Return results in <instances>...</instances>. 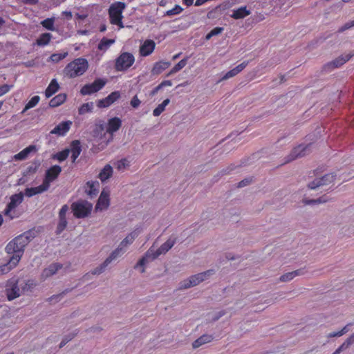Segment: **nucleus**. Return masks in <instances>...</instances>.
<instances>
[{
    "instance_id": "obj_20",
    "label": "nucleus",
    "mask_w": 354,
    "mask_h": 354,
    "mask_svg": "<svg viewBox=\"0 0 354 354\" xmlns=\"http://www.w3.org/2000/svg\"><path fill=\"white\" fill-rule=\"evenodd\" d=\"M248 64V62L245 61L236 66L235 68L227 72L225 75L218 81V82L233 77L241 73Z\"/></svg>"
},
{
    "instance_id": "obj_62",
    "label": "nucleus",
    "mask_w": 354,
    "mask_h": 354,
    "mask_svg": "<svg viewBox=\"0 0 354 354\" xmlns=\"http://www.w3.org/2000/svg\"><path fill=\"white\" fill-rule=\"evenodd\" d=\"M162 88L160 87V84H158L157 86H156L151 92V95H155L160 90H161Z\"/></svg>"
},
{
    "instance_id": "obj_43",
    "label": "nucleus",
    "mask_w": 354,
    "mask_h": 354,
    "mask_svg": "<svg viewBox=\"0 0 354 354\" xmlns=\"http://www.w3.org/2000/svg\"><path fill=\"white\" fill-rule=\"evenodd\" d=\"M69 153L70 150L68 149H65L54 155L53 158L57 159L59 162H62L68 158Z\"/></svg>"
},
{
    "instance_id": "obj_32",
    "label": "nucleus",
    "mask_w": 354,
    "mask_h": 354,
    "mask_svg": "<svg viewBox=\"0 0 354 354\" xmlns=\"http://www.w3.org/2000/svg\"><path fill=\"white\" fill-rule=\"evenodd\" d=\"M66 100L65 93H59L52 98L49 102V106L51 107H57L62 104Z\"/></svg>"
},
{
    "instance_id": "obj_29",
    "label": "nucleus",
    "mask_w": 354,
    "mask_h": 354,
    "mask_svg": "<svg viewBox=\"0 0 354 354\" xmlns=\"http://www.w3.org/2000/svg\"><path fill=\"white\" fill-rule=\"evenodd\" d=\"M212 339V335L207 334L203 335L193 342L192 346L194 348H198L205 344L211 342Z\"/></svg>"
},
{
    "instance_id": "obj_14",
    "label": "nucleus",
    "mask_w": 354,
    "mask_h": 354,
    "mask_svg": "<svg viewBox=\"0 0 354 354\" xmlns=\"http://www.w3.org/2000/svg\"><path fill=\"white\" fill-rule=\"evenodd\" d=\"M73 122L71 120L63 121L56 125L50 133L57 136H64L69 131Z\"/></svg>"
},
{
    "instance_id": "obj_16",
    "label": "nucleus",
    "mask_w": 354,
    "mask_h": 354,
    "mask_svg": "<svg viewBox=\"0 0 354 354\" xmlns=\"http://www.w3.org/2000/svg\"><path fill=\"white\" fill-rule=\"evenodd\" d=\"M156 48V43L153 40L146 39L140 46L139 53L142 57L150 55Z\"/></svg>"
},
{
    "instance_id": "obj_4",
    "label": "nucleus",
    "mask_w": 354,
    "mask_h": 354,
    "mask_svg": "<svg viewBox=\"0 0 354 354\" xmlns=\"http://www.w3.org/2000/svg\"><path fill=\"white\" fill-rule=\"evenodd\" d=\"M88 68V61L85 58L79 57L69 62L64 68L63 73L68 78H75L82 75Z\"/></svg>"
},
{
    "instance_id": "obj_28",
    "label": "nucleus",
    "mask_w": 354,
    "mask_h": 354,
    "mask_svg": "<svg viewBox=\"0 0 354 354\" xmlns=\"http://www.w3.org/2000/svg\"><path fill=\"white\" fill-rule=\"evenodd\" d=\"M115 42V40L114 39H108L106 37H103L98 43L97 49L100 51L105 53Z\"/></svg>"
},
{
    "instance_id": "obj_59",
    "label": "nucleus",
    "mask_w": 354,
    "mask_h": 354,
    "mask_svg": "<svg viewBox=\"0 0 354 354\" xmlns=\"http://www.w3.org/2000/svg\"><path fill=\"white\" fill-rule=\"evenodd\" d=\"M73 337L74 335H72L70 338H64L59 344V348H62L63 346H64L72 338H73Z\"/></svg>"
},
{
    "instance_id": "obj_57",
    "label": "nucleus",
    "mask_w": 354,
    "mask_h": 354,
    "mask_svg": "<svg viewBox=\"0 0 354 354\" xmlns=\"http://www.w3.org/2000/svg\"><path fill=\"white\" fill-rule=\"evenodd\" d=\"M160 87L163 88L166 86H172V82L171 80H164L160 84H159Z\"/></svg>"
},
{
    "instance_id": "obj_58",
    "label": "nucleus",
    "mask_w": 354,
    "mask_h": 354,
    "mask_svg": "<svg viewBox=\"0 0 354 354\" xmlns=\"http://www.w3.org/2000/svg\"><path fill=\"white\" fill-rule=\"evenodd\" d=\"M73 337L74 335H72L70 338H64L59 344V348H62L63 346H64L72 338H73Z\"/></svg>"
},
{
    "instance_id": "obj_41",
    "label": "nucleus",
    "mask_w": 354,
    "mask_h": 354,
    "mask_svg": "<svg viewBox=\"0 0 354 354\" xmlns=\"http://www.w3.org/2000/svg\"><path fill=\"white\" fill-rule=\"evenodd\" d=\"M301 270H297L292 272L286 273L280 277L281 281H289L292 280L296 276L301 274Z\"/></svg>"
},
{
    "instance_id": "obj_27",
    "label": "nucleus",
    "mask_w": 354,
    "mask_h": 354,
    "mask_svg": "<svg viewBox=\"0 0 354 354\" xmlns=\"http://www.w3.org/2000/svg\"><path fill=\"white\" fill-rule=\"evenodd\" d=\"M59 88V85L55 79H53L50 82L49 85L45 91V96L47 98L53 95Z\"/></svg>"
},
{
    "instance_id": "obj_47",
    "label": "nucleus",
    "mask_w": 354,
    "mask_h": 354,
    "mask_svg": "<svg viewBox=\"0 0 354 354\" xmlns=\"http://www.w3.org/2000/svg\"><path fill=\"white\" fill-rule=\"evenodd\" d=\"M223 28L222 27H216L213 28L209 33L206 35V39L209 40L212 37L221 34L223 31Z\"/></svg>"
},
{
    "instance_id": "obj_51",
    "label": "nucleus",
    "mask_w": 354,
    "mask_h": 354,
    "mask_svg": "<svg viewBox=\"0 0 354 354\" xmlns=\"http://www.w3.org/2000/svg\"><path fill=\"white\" fill-rule=\"evenodd\" d=\"M107 97L111 103L113 104L120 97V91H113Z\"/></svg>"
},
{
    "instance_id": "obj_31",
    "label": "nucleus",
    "mask_w": 354,
    "mask_h": 354,
    "mask_svg": "<svg viewBox=\"0 0 354 354\" xmlns=\"http://www.w3.org/2000/svg\"><path fill=\"white\" fill-rule=\"evenodd\" d=\"M250 14V11L247 10L246 6L241 7L233 11L231 17L235 19H243Z\"/></svg>"
},
{
    "instance_id": "obj_39",
    "label": "nucleus",
    "mask_w": 354,
    "mask_h": 354,
    "mask_svg": "<svg viewBox=\"0 0 354 354\" xmlns=\"http://www.w3.org/2000/svg\"><path fill=\"white\" fill-rule=\"evenodd\" d=\"M170 102L169 99H165L161 104H158L153 111V115L156 117L159 116L165 109L166 106Z\"/></svg>"
},
{
    "instance_id": "obj_50",
    "label": "nucleus",
    "mask_w": 354,
    "mask_h": 354,
    "mask_svg": "<svg viewBox=\"0 0 354 354\" xmlns=\"http://www.w3.org/2000/svg\"><path fill=\"white\" fill-rule=\"evenodd\" d=\"M110 100L108 99V97H106L104 99L98 100L97 105L99 108H106L111 105Z\"/></svg>"
},
{
    "instance_id": "obj_2",
    "label": "nucleus",
    "mask_w": 354,
    "mask_h": 354,
    "mask_svg": "<svg viewBox=\"0 0 354 354\" xmlns=\"http://www.w3.org/2000/svg\"><path fill=\"white\" fill-rule=\"evenodd\" d=\"M138 231H133L129 234H128L123 241L120 243L118 248H116L114 251L111 252L109 257L106 259L104 263L100 265V267L96 268L94 270L92 271L93 274H100L102 273L105 268L114 259H115L118 256L121 255L124 252V248L127 245L131 244L135 239L138 236Z\"/></svg>"
},
{
    "instance_id": "obj_60",
    "label": "nucleus",
    "mask_w": 354,
    "mask_h": 354,
    "mask_svg": "<svg viewBox=\"0 0 354 354\" xmlns=\"http://www.w3.org/2000/svg\"><path fill=\"white\" fill-rule=\"evenodd\" d=\"M25 4L35 5L38 3L39 0H21Z\"/></svg>"
},
{
    "instance_id": "obj_7",
    "label": "nucleus",
    "mask_w": 354,
    "mask_h": 354,
    "mask_svg": "<svg viewBox=\"0 0 354 354\" xmlns=\"http://www.w3.org/2000/svg\"><path fill=\"white\" fill-rule=\"evenodd\" d=\"M71 209L75 218H82L90 214L92 205L85 201L74 202L71 204Z\"/></svg>"
},
{
    "instance_id": "obj_40",
    "label": "nucleus",
    "mask_w": 354,
    "mask_h": 354,
    "mask_svg": "<svg viewBox=\"0 0 354 354\" xmlns=\"http://www.w3.org/2000/svg\"><path fill=\"white\" fill-rule=\"evenodd\" d=\"M93 109V103L92 102L84 103L78 109V113L80 115H84L87 113L92 112Z\"/></svg>"
},
{
    "instance_id": "obj_36",
    "label": "nucleus",
    "mask_w": 354,
    "mask_h": 354,
    "mask_svg": "<svg viewBox=\"0 0 354 354\" xmlns=\"http://www.w3.org/2000/svg\"><path fill=\"white\" fill-rule=\"evenodd\" d=\"M354 343V334L351 335L333 354H339L342 351L347 348Z\"/></svg>"
},
{
    "instance_id": "obj_9",
    "label": "nucleus",
    "mask_w": 354,
    "mask_h": 354,
    "mask_svg": "<svg viewBox=\"0 0 354 354\" xmlns=\"http://www.w3.org/2000/svg\"><path fill=\"white\" fill-rule=\"evenodd\" d=\"M213 273L212 270H209L203 272H201L190 277L187 280H185L180 284V288H188L198 285L200 282L204 281L207 277H209Z\"/></svg>"
},
{
    "instance_id": "obj_63",
    "label": "nucleus",
    "mask_w": 354,
    "mask_h": 354,
    "mask_svg": "<svg viewBox=\"0 0 354 354\" xmlns=\"http://www.w3.org/2000/svg\"><path fill=\"white\" fill-rule=\"evenodd\" d=\"M209 1V0H196L195 1V6H201L205 3L206 2Z\"/></svg>"
},
{
    "instance_id": "obj_19",
    "label": "nucleus",
    "mask_w": 354,
    "mask_h": 354,
    "mask_svg": "<svg viewBox=\"0 0 354 354\" xmlns=\"http://www.w3.org/2000/svg\"><path fill=\"white\" fill-rule=\"evenodd\" d=\"M110 204L109 192L103 190L99 197L95 206L96 209L104 210L109 207Z\"/></svg>"
},
{
    "instance_id": "obj_53",
    "label": "nucleus",
    "mask_w": 354,
    "mask_h": 354,
    "mask_svg": "<svg viewBox=\"0 0 354 354\" xmlns=\"http://www.w3.org/2000/svg\"><path fill=\"white\" fill-rule=\"evenodd\" d=\"M354 26V20L346 23L344 26L340 27L337 30L338 32H342Z\"/></svg>"
},
{
    "instance_id": "obj_23",
    "label": "nucleus",
    "mask_w": 354,
    "mask_h": 354,
    "mask_svg": "<svg viewBox=\"0 0 354 354\" xmlns=\"http://www.w3.org/2000/svg\"><path fill=\"white\" fill-rule=\"evenodd\" d=\"M68 149L70 150V152H71V159L74 162L80 155L82 151L80 142L78 140L72 141L70 145V149Z\"/></svg>"
},
{
    "instance_id": "obj_61",
    "label": "nucleus",
    "mask_w": 354,
    "mask_h": 354,
    "mask_svg": "<svg viewBox=\"0 0 354 354\" xmlns=\"http://www.w3.org/2000/svg\"><path fill=\"white\" fill-rule=\"evenodd\" d=\"M62 15L64 16L67 19H71L73 17L72 13L70 11L63 12Z\"/></svg>"
},
{
    "instance_id": "obj_15",
    "label": "nucleus",
    "mask_w": 354,
    "mask_h": 354,
    "mask_svg": "<svg viewBox=\"0 0 354 354\" xmlns=\"http://www.w3.org/2000/svg\"><path fill=\"white\" fill-rule=\"evenodd\" d=\"M24 195V194L22 192H19V194H15L10 197V201L7 205L6 208L4 210L5 215L8 216L12 209L22 203Z\"/></svg>"
},
{
    "instance_id": "obj_30",
    "label": "nucleus",
    "mask_w": 354,
    "mask_h": 354,
    "mask_svg": "<svg viewBox=\"0 0 354 354\" xmlns=\"http://www.w3.org/2000/svg\"><path fill=\"white\" fill-rule=\"evenodd\" d=\"M113 174V169L110 165H106L104 168L101 170L98 175V178L102 182H104Z\"/></svg>"
},
{
    "instance_id": "obj_38",
    "label": "nucleus",
    "mask_w": 354,
    "mask_h": 354,
    "mask_svg": "<svg viewBox=\"0 0 354 354\" xmlns=\"http://www.w3.org/2000/svg\"><path fill=\"white\" fill-rule=\"evenodd\" d=\"M40 97L39 95H35L33 96L25 105V107L21 111V113H24L26 111H27L28 109H32L35 107L39 102Z\"/></svg>"
},
{
    "instance_id": "obj_6",
    "label": "nucleus",
    "mask_w": 354,
    "mask_h": 354,
    "mask_svg": "<svg viewBox=\"0 0 354 354\" xmlns=\"http://www.w3.org/2000/svg\"><path fill=\"white\" fill-rule=\"evenodd\" d=\"M126 5L121 1H117L112 3L109 9V15L110 23L113 25H117L120 28H123L122 24V12L125 9Z\"/></svg>"
},
{
    "instance_id": "obj_64",
    "label": "nucleus",
    "mask_w": 354,
    "mask_h": 354,
    "mask_svg": "<svg viewBox=\"0 0 354 354\" xmlns=\"http://www.w3.org/2000/svg\"><path fill=\"white\" fill-rule=\"evenodd\" d=\"M183 4L189 7L193 4L194 0H183Z\"/></svg>"
},
{
    "instance_id": "obj_8",
    "label": "nucleus",
    "mask_w": 354,
    "mask_h": 354,
    "mask_svg": "<svg viewBox=\"0 0 354 354\" xmlns=\"http://www.w3.org/2000/svg\"><path fill=\"white\" fill-rule=\"evenodd\" d=\"M106 82L101 78H97L91 84L84 85L80 89L82 95H89L100 91L106 84Z\"/></svg>"
},
{
    "instance_id": "obj_26",
    "label": "nucleus",
    "mask_w": 354,
    "mask_h": 354,
    "mask_svg": "<svg viewBox=\"0 0 354 354\" xmlns=\"http://www.w3.org/2000/svg\"><path fill=\"white\" fill-rule=\"evenodd\" d=\"M170 66V62L160 61L156 62L151 69L153 75H159Z\"/></svg>"
},
{
    "instance_id": "obj_18",
    "label": "nucleus",
    "mask_w": 354,
    "mask_h": 354,
    "mask_svg": "<svg viewBox=\"0 0 354 354\" xmlns=\"http://www.w3.org/2000/svg\"><path fill=\"white\" fill-rule=\"evenodd\" d=\"M308 147L309 145L304 146L303 145H299L295 147L289 155L288 158L286 162H289L297 158L305 156L307 150L308 149Z\"/></svg>"
},
{
    "instance_id": "obj_46",
    "label": "nucleus",
    "mask_w": 354,
    "mask_h": 354,
    "mask_svg": "<svg viewBox=\"0 0 354 354\" xmlns=\"http://www.w3.org/2000/svg\"><path fill=\"white\" fill-rule=\"evenodd\" d=\"M183 8L180 6L176 5L172 9L167 10L166 12V15L167 16L178 15V14L181 13L183 12Z\"/></svg>"
},
{
    "instance_id": "obj_5",
    "label": "nucleus",
    "mask_w": 354,
    "mask_h": 354,
    "mask_svg": "<svg viewBox=\"0 0 354 354\" xmlns=\"http://www.w3.org/2000/svg\"><path fill=\"white\" fill-rule=\"evenodd\" d=\"M135 63L134 55L129 52H121L114 61V69L117 72L128 71Z\"/></svg>"
},
{
    "instance_id": "obj_3",
    "label": "nucleus",
    "mask_w": 354,
    "mask_h": 354,
    "mask_svg": "<svg viewBox=\"0 0 354 354\" xmlns=\"http://www.w3.org/2000/svg\"><path fill=\"white\" fill-rule=\"evenodd\" d=\"M175 243L176 239L170 238L162 244L161 246L156 251L152 248H150L146 252L145 255L139 260L135 268H138L139 266L144 267V266L147 263L149 259L154 260L160 254H165L174 246ZM145 268H142L141 272H145Z\"/></svg>"
},
{
    "instance_id": "obj_33",
    "label": "nucleus",
    "mask_w": 354,
    "mask_h": 354,
    "mask_svg": "<svg viewBox=\"0 0 354 354\" xmlns=\"http://www.w3.org/2000/svg\"><path fill=\"white\" fill-rule=\"evenodd\" d=\"M52 35L50 33H42L36 40V44L39 46H45L50 43Z\"/></svg>"
},
{
    "instance_id": "obj_35",
    "label": "nucleus",
    "mask_w": 354,
    "mask_h": 354,
    "mask_svg": "<svg viewBox=\"0 0 354 354\" xmlns=\"http://www.w3.org/2000/svg\"><path fill=\"white\" fill-rule=\"evenodd\" d=\"M188 57H186L185 58L181 59L178 63H177L171 69V71L167 74V77H169L172 74H174L179 71H180L182 68H183L187 64Z\"/></svg>"
},
{
    "instance_id": "obj_22",
    "label": "nucleus",
    "mask_w": 354,
    "mask_h": 354,
    "mask_svg": "<svg viewBox=\"0 0 354 354\" xmlns=\"http://www.w3.org/2000/svg\"><path fill=\"white\" fill-rule=\"evenodd\" d=\"M48 189V188L42 183L41 185L37 187L26 188L24 194L27 197H32L36 194H41Z\"/></svg>"
},
{
    "instance_id": "obj_54",
    "label": "nucleus",
    "mask_w": 354,
    "mask_h": 354,
    "mask_svg": "<svg viewBox=\"0 0 354 354\" xmlns=\"http://www.w3.org/2000/svg\"><path fill=\"white\" fill-rule=\"evenodd\" d=\"M12 86L8 84H3L0 86V97L7 93L11 88Z\"/></svg>"
},
{
    "instance_id": "obj_42",
    "label": "nucleus",
    "mask_w": 354,
    "mask_h": 354,
    "mask_svg": "<svg viewBox=\"0 0 354 354\" xmlns=\"http://www.w3.org/2000/svg\"><path fill=\"white\" fill-rule=\"evenodd\" d=\"M328 201H329V198H328V196H326V195H324L316 200L304 199L303 201L305 205H314V204L326 203Z\"/></svg>"
},
{
    "instance_id": "obj_55",
    "label": "nucleus",
    "mask_w": 354,
    "mask_h": 354,
    "mask_svg": "<svg viewBox=\"0 0 354 354\" xmlns=\"http://www.w3.org/2000/svg\"><path fill=\"white\" fill-rule=\"evenodd\" d=\"M131 105L133 107V108H137L140 106L141 102L140 100L138 99V96L137 95H135L133 97V98L131 99Z\"/></svg>"
},
{
    "instance_id": "obj_10",
    "label": "nucleus",
    "mask_w": 354,
    "mask_h": 354,
    "mask_svg": "<svg viewBox=\"0 0 354 354\" xmlns=\"http://www.w3.org/2000/svg\"><path fill=\"white\" fill-rule=\"evenodd\" d=\"M62 172V167L53 165L46 171L43 183L49 189L50 183L55 180Z\"/></svg>"
},
{
    "instance_id": "obj_12",
    "label": "nucleus",
    "mask_w": 354,
    "mask_h": 354,
    "mask_svg": "<svg viewBox=\"0 0 354 354\" xmlns=\"http://www.w3.org/2000/svg\"><path fill=\"white\" fill-rule=\"evenodd\" d=\"M69 207L67 205H64L59 212V222L57 224L56 234H61L66 227L68 222L66 221V213Z\"/></svg>"
},
{
    "instance_id": "obj_48",
    "label": "nucleus",
    "mask_w": 354,
    "mask_h": 354,
    "mask_svg": "<svg viewBox=\"0 0 354 354\" xmlns=\"http://www.w3.org/2000/svg\"><path fill=\"white\" fill-rule=\"evenodd\" d=\"M128 166H129V161L125 158L118 160L115 164V167L119 171H123Z\"/></svg>"
},
{
    "instance_id": "obj_21",
    "label": "nucleus",
    "mask_w": 354,
    "mask_h": 354,
    "mask_svg": "<svg viewBox=\"0 0 354 354\" xmlns=\"http://www.w3.org/2000/svg\"><path fill=\"white\" fill-rule=\"evenodd\" d=\"M122 126V120L118 117H114L109 120L106 127V132L113 133L120 129Z\"/></svg>"
},
{
    "instance_id": "obj_37",
    "label": "nucleus",
    "mask_w": 354,
    "mask_h": 354,
    "mask_svg": "<svg viewBox=\"0 0 354 354\" xmlns=\"http://www.w3.org/2000/svg\"><path fill=\"white\" fill-rule=\"evenodd\" d=\"M354 343V334L351 335L333 354H339L342 351L347 348Z\"/></svg>"
},
{
    "instance_id": "obj_25",
    "label": "nucleus",
    "mask_w": 354,
    "mask_h": 354,
    "mask_svg": "<svg viewBox=\"0 0 354 354\" xmlns=\"http://www.w3.org/2000/svg\"><path fill=\"white\" fill-rule=\"evenodd\" d=\"M37 151L35 145H29L28 147L24 149L22 151L19 152L18 153L14 156V159L15 160H23L28 158V155L31 152H35Z\"/></svg>"
},
{
    "instance_id": "obj_11",
    "label": "nucleus",
    "mask_w": 354,
    "mask_h": 354,
    "mask_svg": "<svg viewBox=\"0 0 354 354\" xmlns=\"http://www.w3.org/2000/svg\"><path fill=\"white\" fill-rule=\"evenodd\" d=\"M6 292L9 301L19 297L20 290L18 287V281L15 279H10L7 283Z\"/></svg>"
},
{
    "instance_id": "obj_13",
    "label": "nucleus",
    "mask_w": 354,
    "mask_h": 354,
    "mask_svg": "<svg viewBox=\"0 0 354 354\" xmlns=\"http://www.w3.org/2000/svg\"><path fill=\"white\" fill-rule=\"evenodd\" d=\"M335 176L333 174H328L320 178H316L308 184V187L311 189H316L320 186L329 185L335 180Z\"/></svg>"
},
{
    "instance_id": "obj_56",
    "label": "nucleus",
    "mask_w": 354,
    "mask_h": 354,
    "mask_svg": "<svg viewBox=\"0 0 354 354\" xmlns=\"http://www.w3.org/2000/svg\"><path fill=\"white\" fill-rule=\"evenodd\" d=\"M252 181V178H245L238 183V187H243L250 184Z\"/></svg>"
},
{
    "instance_id": "obj_52",
    "label": "nucleus",
    "mask_w": 354,
    "mask_h": 354,
    "mask_svg": "<svg viewBox=\"0 0 354 354\" xmlns=\"http://www.w3.org/2000/svg\"><path fill=\"white\" fill-rule=\"evenodd\" d=\"M348 330L347 328V326H346L341 330H339L338 332L330 333L328 335V337H340V336L343 335L344 334H345Z\"/></svg>"
},
{
    "instance_id": "obj_34",
    "label": "nucleus",
    "mask_w": 354,
    "mask_h": 354,
    "mask_svg": "<svg viewBox=\"0 0 354 354\" xmlns=\"http://www.w3.org/2000/svg\"><path fill=\"white\" fill-rule=\"evenodd\" d=\"M86 192L91 196H96L98 193L99 183L95 181H88L86 183Z\"/></svg>"
},
{
    "instance_id": "obj_24",
    "label": "nucleus",
    "mask_w": 354,
    "mask_h": 354,
    "mask_svg": "<svg viewBox=\"0 0 354 354\" xmlns=\"http://www.w3.org/2000/svg\"><path fill=\"white\" fill-rule=\"evenodd\" d=\"M62 268V265L58 263L50 264L48 268H45L42 273L41 277L44 279L55 274L59 269Z\"/></svg>"
},
{
    "instance_id": "obj_45",
    "label": "nucleus",
    "mask_w": 354,
    "mask_h": 354,
    "mask_svg": "<svg viewBox=\"0 0 354 354\" xmlns=\"http://www.w3.org/2000/svg\"><path fill=\"white\" fill-rule=\"evenodd\" d=\"M54 21L55 20L53 18H47L43 20L41 22V24L44 28L48 30H55Z\"/></svg>"
},
{
    "instance_id": "obj_44",
    "label": "nucleus",
    "mask_w": 354,
    "mask_h": 354,
    "mask_svg": "<svg viewBox=\"0 0 354 354\" xmlns=\"http://www.w3.org/2000/svg\"><path fill=\"white\" fill-rule=\"evenodd\" d=\"M68 53L67 51L63 52V53H53L50 56V59L52 62L55 63H57L59 61L64 59L68 56Z\"/></svg>"
},
{
    "instance_id": "obj_17",
    "label": "nucleus",
    "mask_w": 354,
    "mask_h": 354,
    "mask_svg": "<svg viewBox=\"0 0 354 354\" xmlns=\"http://www.w3.org/2000/svg\"><path fill=\"white\" fill-rule=\"evenodd\" d=\"M353 55L354 54H348L346 56H339L331 62L326 64L324 68L325 69H334L340 67L348 62Z\"/></svg>"
},
{
    "instance_id": "obj_1",
    "label": "nucleus",
    "mask_w": 354,
    "mask_h": 354,
    "mask_svg": "<svg viewBox=\"0 0 354 354\" xmlns=\"http://www.w3.org/2000/svg\"><path fill=\"white\" fill-rule=\"evenodd\" d=\"M31 231H28L22 234L15 237L6 245V250L8 254H12L10 258V264L12 266H17L19 262L25 247L28 244L31 239L33 238Z\"/></svg>"
},
{
    "instance_id": "obj_49",
    "label": "nucleus",
    "mask_w": 354,
    "mask_h": 354,
    "mask_svg": "<svg viewBox=\"0 0 354 354\" xmlns=\"http://www.w3.org/2000/svg\"><path fill=\"white\" fill-rule=\"evenodd\" d=\"M16 266H12L10 264V261L8 263L2 265L0 266V275L8 273L10 270L15 268Z\"/></svg>"
}]
</instances>
